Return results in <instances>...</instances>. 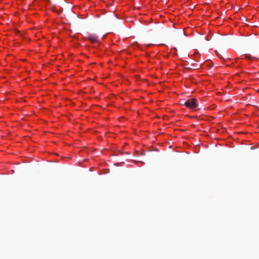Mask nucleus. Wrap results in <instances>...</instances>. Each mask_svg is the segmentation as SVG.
Segmentation results:
<instances>
[{
    "mask_svg": "<svg viewBox=\"0 0 259 259\" xmlns=\"http://www.w3.org/2000/svg\"><path fill=\"white\" fill-rule=\"evenodd\" d=\"M85 38L92 43L96 42L98 40V36L95 34H89Z\"/></svg>",
    "mask_w": 259,
    "mask_h": 259,
    "instance_id": "2",
    "label": "nucleus"
},
{
    "mask_svg": "<svg viewBox=\"0 0 259 259\" xmlns=\"http://www.w3.org/2000/svg\"><path fill=\"white\" fill-rule=\"evenodd\" d=\"M184 105L193 110L199 109L200 108H198L197 101L195 98H190L188 99L187 101H185L184 103Z\"/></svg>",
    "mask_w": 259,
    "mask_h": 259,
    "instance_id": "1",
    "label": "nucleus"
},
{
    "mask_svg": "<svg viewBox=\"0 0 259 259\" xmlns=\"http://www.w3.org/2000/svg\"><path fill=\"white\" fill-rule=\"evenodd\" d=\"M215 53L219 58H220L221 59H223V57H222V55L218 51L215 50Z\"/></svg>",
    "mask_w": 259,
    "mask_h": 259,
    "instance_id": "3",
    "label": "nucleus"
}]
</instances>
